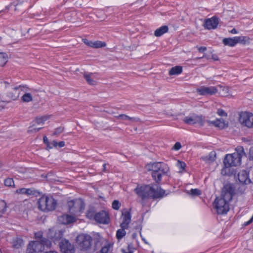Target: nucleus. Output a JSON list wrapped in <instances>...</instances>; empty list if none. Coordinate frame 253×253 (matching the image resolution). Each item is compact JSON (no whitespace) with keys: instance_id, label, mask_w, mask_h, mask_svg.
I'll return each instance as SVG.
<instances>
[{"instance_id":"obj_1","label":"nucleus","mask_w":253,"mask_h":253,"mask_svg":"<svg viewBox=\"0 0 253 253\" xmlns=\"http://www.w3.org/2000/svg\"><path fill=\"white\" fill-rule=\"evenodd\" d=\"M234 194L235 187L233 184H227L224 186L221 197L216 198L214 202L215 208L218 214H225L229 211V203Z\"/></svg>"},{"instance_id":"obj_2","label":"nucleus","mask_w":253,"mask_h":253,"mask_svg":"<svg viewBox=\"0 0 253 253\" xmlns=\"http://www.w3.org/2000/svg\"><path fill=\"white\" fill-rule=\"evenodd\" d=\"M134 191L142 200L146 198L155 199L162 198L165 192V190L156 183L138 186L134 189Z\"/></svg>"},{"instance_id":"obj_3","label":"nucleus","mask_w":253,"mask_h":253,"mask_svg":"<svg viewBox=\"0 0 253 253\" xmlns=\"http://www.w3.org/2000/svg\"><path fill=\"white\" fill-rule=\"evenodd\" d=\"M147 169L152 171V176L156 183H159L162 176L169 171L168 166L162 162H156L147 166Z\"/></svg>"},{"instance_id":"obj_4","label":"nucleus","mask_w":253,"mask_h":253,"mask_svg":"<svg viewBox=\"0 0 253 253\" xmlns=\"http://www.w3.org/2000/svg\"><path fill=\"white\" fill-rule=\"evenodd\" d=\"M56 206V201L52 196L43 195L38 200V208L43 211H52Z\"/></svg>"},{"instance_id":"obj_5","label":"nucleus","mask_w":253,"mask_h":253,"mask_svg":"<svg viewBox=\"0 0 253 253\" xmlns=\"http://www.w3.org/2000/svg\"><path fill=\"white\" fill-rule=\"evenodd\" d=\"M77 243L82 251H87L91 248L92 238L86 234H80L76 239Z\"/></svg>"},{"instance_id":"obj_6","label":"nucleus","mask_w":253,"mask_h":253,"mask_svg":"<svg viewBox=\"0 0 253 253\" xmlns=\"http://www.w3.org/2000/svg\"><path fill=\"white\" fill-rule=\"evenodd\" d=\"M238 154H227L224 159L223 163L226 167H236L241 163V161L238 157Z\"/></svg>"},{"instance_id":"obj_7","label":"nucleus","mask_w":253,"mask_h":253,"mask_svg":"<svg viewBox=\"0 0 253 253\" xmlns=\"http://www.w3.org/2000/svg\"><path fill=\"white\" fill-rule=\"evenodd\" d=\"M69 210L72 212H81L84 209V204L81 199H76L68 202Z\"/></svg>"},{"instance_id":"obj_8","label":"nucleus","mask_w":253,"mask_h":253,"mask_svg":"<svg viewBox=\"0 0 253 253\" xmlns=\"http://www.w3.org/2000/svg\"><path fill=\"white\" fill-rule=\"evenodd\" d=\"M64 233V231L62 230H56L53 228L49 229L47 235L48 237L56 243H59L63 239Z\"/></svg>"},{"instance_id":"obj_9","label":"nucleus","mask_w":253,"mask_h":253,"mask_svg":"<svg viewBox=\"0 0 253 253\" xmlns=\"http://www.w3.org/2000/svg\"><path fill=\"white\" fill-rule=\"evenodd\" d=\"M59 246L62 253H75V248L73 244L69 240L62 239L59 243Z\"/></svg>"},{"instance_id":"obj_10","label":"nucleus","mask_w":253,"mask_h":253,"mask_svg":"<svg viewBox=\"0 0 253 253\" xmlns=\"http://www.w3.org/2000/svg\"><path fill=\"white\" fill-rule=\"evenodd\" d=\"M253 114L248 112L242 113L240 115V123L249 128L253 126Z\"/></svg>"},{"instance_id":"obj_11","label":"nucleus","mask_w":253,"mask_h":253,"mask_svg":"<svg viewBox=\"0 0 253 253\" xmlns=\"http://www.w3.org/2000/svg\"><path fill=\"white\" fill-rule=\"evenodd\" d=\"M183 122L189 125L198 124L201 126H203L204 119L202 116L193 115L192 116H187L183 119Z\"/></svg>"},{"instance_id":"obj_12","label":"nucleus","mask_w":253,"mask_h":253,"mask_svg":"<svg viewBox=\"0 0 253 253\" xmlns=\"http://www.w3.org/2000/svg\"><path fill=\"white\" fill-rule=\"evenodd\" d=\"M245 41V37L244 36L235 37L234 38H224L222 42L225 45L234 46L238 43H243Z\"/></svg>"},{"instance_id":"obj_13","label":"nucleus","mask_w":253,"mask_h":253,"mask_svg":"<svg viewBox=\"0 0 253 253\" xmlns=\"http://www.w3.org/2000/svg\"><path fill=\"white\" fill-rule=\"evenodd\" d=\"M44 250L42 245L39 241H33L29 243L27 253H39Z\"/></svg>"},{"instance_id":"obj_14","label":"nucleus","mask_w":253,"mask_h":253,"mask_svg":"<svg viewBox=\"0 0 253 253\" xmlns=\"http://www.w3.org/2000/svg\"><path fill=\"white\" fill-rule=\"evenodd\" d=\"M94 220L99 223L108 224L110 221L109 213L104 211L97 212L95 213Z\"/></svg>"},{"instance_id":"obj_15","label":"nucleus","mask_w":253,"mask_h":253,"mask_svg":"<svg viewBox=\"0 0 253 253\" xmlns=\"http://www.w3.org/2000/svg\"><path fill=\"white\" fill-rule=\"evenodd\" d=\"M197 92L201 95H211L217 92V89L215 86H201L197 89Z\"/></svg>"},{"instance_id":"obj_16","label":"nucleus","mask_w":253,"mask_h":253,"mask_svg":"<svg viewBox=\"0 0 253 253\" xmlns=\"http://www.w3.org/2000/svg\"><path fill=\"white\" fill-rule=\"evenodd\" d=\"M219 24V18L216 16H213L211 18L205 20L204 27L208 30L216 28Z\"/></svg>"},{"instance_id":"obj_17","label":"nucleus","mask_w":253,"mask_h":253,"mask_svg":"<svg viewBox=\"0 0 253 253\" xmlns=\"http://www.w3.org/2000/svg\"><path fill=\"white\" fill-rule=\"evenodd\" d=\"M122 215L123 216V221L121 223L120 226L121 228H128V225L131 221V214L129 211H125L122 212Z\"/></svg>"},{"instance_id":"obj_18","label":"nucleus","mask_w":253,"mask_h":253,"mask_svg":"<svg viewBox=\"0 0 253 253\" xmlns=\"http://www.w3.org/2000/svg\"><path fill=\"white\" fill-rule=\"evenodd\" d=\"M249 173L245 170H240L238 174V180L241 183L249 184Z\"/></svg>"},{"instance_id":"obj_19","label":"nucleus","mask_w":253,"mask_h":253,"mask_svg":"<svg viewBox=\"0 0 253 253\" xmlns=\"http://www.w3.org/2000/svg\"><path fill=\"white\" fill-rule=\"evenodd\" d=\"M75 221V217L68 214H63L58 217V221L63 224H68Z\"/></svg>"},{"instance_id":"obj_20","label":"nucleus","mask_w":253,"mask_h":253,"mask_svg":"<svg viewBox=\"0 0 253 253\" xmlns=\"http://www.w3.org/2000/svg\"><path fill=\"white\" fill-rule=\"evenodd\" d=\"M94 74H95L92 73H84V79L87 83L90 85H96L97 84L96 81H95L93 78V76H94Z\"/></svg>"},{"instance_id":"obj_21","label":"nucleus","mask_w":253,"mask_h":253,"mask_svg":"<svg viewBox=\"0 0 253 253\" xmlns=\"http://www.w3.org/2000/svg\"><path fill=\"white\" fill-rule=\"evenodd\" d=\"M211 124L220 129L224 128L227 126V124L223 119H217L215 121L211 122Z\"/></svg>"},{"instance_id":"obj_22","label":"nucleus","mask_w":253,"mask_h":253,"mask_svg":"<svg viewBox=\"0 0 253 253\" xmlns=\"http://www.w3.org/2000/svg\"><path fill=\"white\" fill-rule=\"evenodd\" d=\"M169 28L167 26H162V27L157 29L155 32L154 35L156 37H159L162 36L165 33H166L168 32Z\"/></svg>"},{"instance_id":"obj_23","label":"nucleus","mask_w":253,"mask_h":253,"mask_svg":"<svg viewBox=\"0 0 253 253\" xmlns=\"http://www.w3.org/2000/svg\"><path fill=\"white\" fill-rule=\"evenodd\" d=\"M118 119L122 120H129L132 122H138L140 121L138 118L130 117L125 114H121L116 117Z\"/></svg>"},{"instance_id":"obj_24","label":"nucleus","mask_w":253,"mask_h":253,"mask_svg":"<svg viewBox=\"0 0 253 253\" xmlns=\"http://www.w3.org/2000/svg\"><path fill=\"white\" fill-rule=\"evenodd\" d=\"M182 72V68L180 66H176L171 68L169 71V75L170 76L177 75L181 73Z\"/></svg>"},{"instance_id":"obj_25","label":"nucleus","mask_w":253,"mask_h":253,"mask_svg":"<svg viewBox=\"0 0 253 253\" xmlns=\"http://www.w3.org/2000/svg\"><path fill=\"white\" fill-rule=\"evenodd\" d=\"M235 150L236 152L233 154H238V157L239 158L240 160L241 161L242 157L246 155L244 148L242 146H239L236 148Z\"/></svg>"},{"instance_id":"obj_26","label":"nucleus","mask_w":253,"mask_h":253,"mask_svg":"<svg viewBox=\"0 0 253 253\" xmlns=\"http://www.w3.org/2000/svg\"><path fill=\"white\" fill-rule=\"evenodd\" d=\"M16 192L18 194L33 195L34 194L33 191L31 189H26L25 188H20L16 190Z\"/></svg>"},{"instance_id":"obj_27","label":"nucleus","mask_w":253,"mask_h":253,"mask_svg":"<svg viewBox=\"0 0 253 253\" xmlns=\"http://www.w3.org/2000/svg\"><path fill=\"white\" fill-rule=\"evenodd\" d=\"M8 61V56L6 53H0V66H4Z\"/></svg>"},{"instance_id":"obj_28","label":"nucleus","mask_w":253,"mask_h":253,"mask_svg":"<svg viewBox=\"0 0 253 253\" xmlns=\"http://www.w3.org/2000/svg\"><path fill=\"white\" fill-rule=\"evenodd\" d=\"M12 244L14 248L18 249L23 245V240L20 238H14Z\"/></svg>"},{"instance_id":"obj_29","label":"nucleus","mask_w":253,"mask_h":253,"mask_svg":"<svg viewBox=\"0 0 253 253\" xmlns=\"http://www.w3.org/2000/svg\"><path fill=\"white\" fill-rule=\"evenodd\" d=\"M216 158V153L214 151L211 152L209 155L203 158L204 160L207 162H213Z\"/></svg>"},{"instance_id":"obj_30","label":"nucleus","mask_w":253,"mask_h":253,"mask_svg":"<svg viewBox=\"0 0 253 253\" xmlns=\"http://www.w3.org/2000/svg\"><path fill=\"white\" fill-rule=\"evenodd\" d=\"M6 203L0 199V217H2L3 214L5 212L6 210Z\"/></svg>"},{"instance_id":"obj_31","label":"nucleus","mask_w":253,"mask_h":253,"mask_svg":"<svg viewBox=\"0 0 253 253\" xmlns=\"http://www.w3.org/2000/svg\"><path fill=\"white\" fill-rule=\"evenodd\" d=\"M39 241L40 243L42 245V248H43V249H44L45 247L49 248L51 245V241L45 238H42L41 240Z\"/></svg>"},{"instance_id":"obj_32","label":"nucleus","mask_w":253,"mask_h":253,"mask_svg":"<svg viewBox=\"0 0 253 253\" xmlns=\"http://www.w3.org/2000/svg\"><path fill=\"white\" fill-rule=\"evenodd\" d=\"M106 45V44L105 42L97 41L95 42H92V47L96 48H101L105 47Z\"/></svg>"},{"instance_id":"obj_33","label":"nucleus","mask_w":253,"mask_h":253,"mask_svg":"<svg viewBox=\"0 0 253 253\" xmlns=\"http://www.w3.org/2000/svg\"><path fill=\"white\" fill-rule=\"evenodd\" d=\"M126 228H121L117 230L116 233V237L118 239H121L123 238L126 235V232L125 231V229Z\"/></svg>"},{"instance_id":"obj_34","label":"nucleus","mask_w":253,"mask_h":253,"mask_svg":"<svg viewBox=\"0 0 253 253\" xmlns=\"http://www.w3.org/2000/svg\"><path fill=\"white\" fill-rule=\"evenodd\" d=\"M95 210L93 208H90L86 212V216L89 219H94L95 215Z\"/></svg>"},{"instance_id":"obj_35","label":"nucleus","mask_w":253,"mask_h":253,"mask_svg":"<svg viewBox=\"0 0 253 253\" xmlns=\"http://www.w3.org/2000/svg\"><path fill=\"white\" fill-rule=\"evenodd\" d=\"M33 100L32 95L30 93H25L22 97V100L25 102H29Z\"/></svg>"},{"instance_id":"obj_36","label":"nucleus","mask_w":253,"mask_h":253,"mask_svg":"<svg viewBox=\"0 0 253 253\" xmlns=\"http://www.w3.org/2000/svg\"><path fill=\"white\" fill-rule=\"evenodd\" d=\"M4 184L8 187L13 186L14 184V181L12 178H7L4 180Z\"/></svg>"},{"instance_id":"obj_37","label":"nucleus","mask_w":253,"mask_h":253,"mask_svg":"<svg viewBox=\"0 0 253 253\" xmlns=\"http://www.w3.org/2000/svg\"><path fill=\"white\" fill-rule=\"evenodd\" d=\"M190 194L192 196H199L201 195V192L198 189H192L190 190Z\"/></svg>"},{"instance_id":"obj_38","label":"nucleus","mask_w":253,"mask_h":253,"mask_svg":"<svg viewBox=\"0 0 253 253\" xmlns=\"http://www.w3.org/2000/svg\"><path fill=\"white\" fill-rule=\"evenodd\" d=\"M121 206V203L118 200H114L112 203V208L114 210H118Z\"/></svg>"},{"instance_id":"obj_39","label":"nucleus","mask_w":253,"mask_h":253,"mask_svg":"<svg viewBox=\"0 0 253 253\" xmlns=\"http://www.w3.org/2000/svg\"><path fill=\"white\" fill-rule=\"evenodd\" d=\"M111 247V245L110 244H107V245L103 247L101 250L100 253H108L109 251L110 248Z\"/></svg>"},{"instance_id":"obj_40","label":"nucleus","mask_w":253,"mask_h":253,"mask_svg":"<svg viewBox=\"0 0 253 253\" xmlns=\"http://www.w3.org/2000/svg\"><path fill=\"white\" fill-rule=\"evenodd\" d=\"M249 173V184L253 183V168H251L248 171Z\"/></svg>"},{"instance_id":"obj_41","label":"nucleus","mask_w":253,"mask_h":253,"mask_svg":"<svg viewBox=\"0 0 253 253\" xmlns=\"http://www.w3.org/2000/svg\"><path fill=\"white\" fill-rule=\"evenodd\" d=\"M64 130V128L63 127H59L56 128L54 132L53 135L55 136H58L60 133H61Z\"/></svg>"},{"instance_id":"obj_42","label":"nucleus","mask_w":253,"mask_h":253,"mask_svg":"<svg viewBox=\"0 0 253 253\" xmlns=\"http://www.w3.org/2000/svg\"><path fill=\"white\" fill-rule=\"evenodd\" d=\"M46 119L44 117H42L41 118H37L35 120V123L38 125L43 124L44 122L45 121Z\"/></svg>"},{"instance_id":"obj_43","label":"nucleus","mask_w":253,"mask_h":253,"mask_svg":"<svg viewBox=\"0 0 253 253\" xmlns=\"http://www.w3.org/2000/svg\"><path fill=\"white\" fill-rule=\"evenodd\" d=\"M217 113L220 116H227V113L225 112V111L221 109H219L217 110Z\"/></svg>"},{"instance_id":"obj_44","label":"nucleus","mask_w":253,"mask_h":253,"mask_svg":"<svg viewBox=\"0 0 253 253\" xmlns=\"http://www.w3.org/2000/svg\"><path fill=\"white\" fill-rule=\"evenodd\" d=\"M229 167H225L221 170V174L223 175H226L228 174V171L229 170Z\"/></svg>"},{"instance_id":"obj_45","label":"nucleus","mask_w":253,"mask_h":253,"mask_svg":"<svg viewBox=\"0 0 253 253\" xmlns=\"http://www.w3.org/2000/svg\"><path fill=\"white\" fill-rule=\"evenodd\" d=\"M178 166L182 170H184L186 167V164L184 162L180 161H177Z\"/></svg>"},{"instance_id":"obj_46","label":"nucleus","mask_w":253,"mask_h":253,"mask_svg":"<svg viewBox=\"0 0 253 253\" xmlns=\"http://www.w3.org/2000/svg\"><path fill=\"white\" fill-rule=\"evenodd\" d=\"M35 237L37 239H39L40 241L42 238V234L41 232H37L35 234Z\"/></svg>"},{"instance_id":"obj_47","label":"nucleus","mask_w":253,"mask_h":253,"mask_svg":"<svg viewBox=\"0 0 253 253\" xmlns=\"http://www.w3.org/2000/svg\"><path fill=\"white\" fill-rule=\"evenodd\" d=\"M83 42L86 45L92 47V41H88L86 39H83Z\"/></svg>"},{"instance_id":"obj_48","label":"nucleus","mask_w":253,"mask_h":253,"mask_svg":"<svg viewBox=\"0 0 253 253\" xmlns=\"http://www.w3.org/2000/svg\"><path fill=\"white\" fill-rule=\"evenodd\" d=\"M196 48L198 49V51L200 52H202V53H203V52H205L207 50V47H205V46H200V47H199V46H197Z\"/></svg>"},{"instance_id":"obj_49","label":"nucleus","mask_w":253,"mask_h":253,"mask_svg":"<svg viewBox=\"0 0 253 253\" xmlns=\"http://www.w3.org/2000/svg\"><path fill=\"white\" fill-rule=\"evenodd\" d=\"M181 147V145L180 142H176L173 146V149L175 150H179Z\"/></svg>"},{"instance_id":"obj_50","label":"nucleus","mask_w":253,"mask_h":253,"mask_svg":"<svg viewBox=\"0 0 253 253\" xmlns=\"http://www.w3.org/2000/svg\"><path fill=\"white\" fill-rule=\"evenodd\" d=\"M57 144H58V142L56 141H55V140L53 141L51 143H50V145L49 146V148L51 149L54 147H56L57 146Z\"/></svg>"},{"instance_id":"obj_51","label":"nucleus","mask_w":253,"mask_h":253,"mask_svg":"<svg viewBox=\"0 0 253 253\" xmlns=\"http://www.w3.org/2000/svg\"><path fill=\"white\" fill-rule=\"evenodd\" d=\"M43 140V142L46 145L47 147L49 148L50 143L49 142L47 137L46 136H44Z\"/></svg>"},{"instance_id":"obj_52","label":"nucleus","mask_w":253,"mask_h":253,"mask_svg":"<svg viewBox=\"0 0 253 253\" xmlns=\"http://www.w3.org/2000/svg\"><path fill=\"white\" fill-rule=\"evenodd\" d=\"M253 222V216L251 217V218L248 221L245 222L244 223V226H248L250 225L251 223H252Z\"/></svg>"},{"instance_id":"obj_53","label":"nucleus","mask_w":253,"mask_h":253,"mask_svg":"<svg viewBox=\"0 0 253 253\" xmlns=\"http://www.w3.org/2000/svg\"><path fill=\"white\" fill-rule=\"evenodd\" d=\"M65 146V142L64 141H60L57 144V146H59V147L61 148Z\"/></svg>"},{"instance_id":"obj_54","label":"nucleus","mask_w":253,"mask_h":253,"mask_svg":"<svg viewBox=\"0 0 253 253\" xmlns=\"http://www.w3.org/2000/svg\"><path fill=\"white\" fill-rule=\"evenodd\" d=\"M42 127H39V128H33V129H31L30 130L31 131H34L35 132H38L40 130H41Z\"/></svg>"},{"instance_id":"obj_55","label":"nucleus","mask_w":253,"mask_h":253,"mask_svg":"<svg viewBox=\"0 0 253 253\" xmlns=\"http://www.w3.org/2000/svg\"><path fill=\"white\" fill-rule=\"evenodd\" d=\"M230 33L232 34H235L238 33V31L236 29L234 28L230 31Z\"/></svg>"},{"instance_id":"obj_56","label":"nucleus","mask_w":253,"mask_h":253,"mask_svg":"<svg viewBox=\"0 0 253 253\" xmlns=\"http://www.w3.org/2000/svg\"><path fill=\"white\" fill-rule=\"evenodd\" d=\"M106 166H107V164H104L103 165V171H104V172L107 171V168H106Z\"/></svg>"},{"instance_id":"obj_57","label":"nucleus","mask_w":253,"mask_h":253,"mask_svg":"<svg viewBox=\"0 0 253 253\" xmlns=\"http://www.w3.org/2000/svg\"><path fill=\"white\" fill-rule=\"evenodd\" d=\"M21 87H24V86H22V85H19V86H16V87H15L14 88V89L15 90H17V89H19V88H21Z\"/></svg>"},{"instance_id":"obj_58","label":"nucleus","mask_w":253,"mask_h":253,"mask_svg":"<svg viewBox=\"0 0 253 253\" xmlns=\"http://www.w3.org/2000/svg\"><path fill=\"white\" fill-rule=\"evenodd\" d=\"M123 252L124 253H133L132 252L128 251V252H125V250H123Z\"/></svg>"},{"instance_id":"obj_59","label":"nucleus","mask_w":253,"mask_h":253,"mask_svg":"<svg viewBox=\"0 0 253 253\" xmlns=\"http://www.w3.org/2000/svg\"><path fill=\"white\" fill-rule=\"evenodd\" d=\"M137 236V234L136 233H133L132 235V237L133 239L135 238Z\"/></svg>"},{"instance_id":"obj_60","label":"nucleus","mask_w":253,"mask_h":253,"mask_svg":"<svg viewBox=\"0 0 253 253\" xmlns=\"http://www.w3.org/2000/svg\"><path fill=\"white\" fill-rule=\"evenodd\" d=\"M45 253H58L56 252H55V251H50V252H46Z\"/></svg>"},{"instance_id":"obj_61","label":"nucleus","mask_w":253,"mask_h":253,"mask_svg":"<svg viewBox=\"0 0 253 253\" xmlns=\"http://www.w3.org/2000/svg\"><path fill=\"white\" fill-rule=\"evenodd\" d=\"M204 57H205L204 55L201 57H198L196 58V59L197 60V59H202V58H204Z\"/></svg>"},{"instance_id":"obj_62","label":"nucleus","mask_w":253,"mask_h":253,"mask_svg":"<svg viewBox=\"0 0 253 253\" xmlns=\"http://www.w3.org/2000/svg\"><path fill=\"white\" fill-rule=\"evenodd\" d=\"M2 163L1 162H0V168L2 166Z\"/></svg>"},{"instance_id":"obj_63","label":"nucleus","mask_w":253,"mask_h":253,"mask_svg":"<svg viewBox=\"0 0 253 253\" xmlns=\"http://www.w3.org/2000/svg\"><path fill=\"white\" fill-rule=\"evenodd\" d=\"M213 59H214L215 60H217V59H216V57L213 58Z\"/></svg>"},{"instance_id":"obj_64","label":"nucleus","mask_w":253,"mask_h":253,"mask_svg":"<svg viewBox=\"0 0 253 253\" xmlns=\"http://www.w3.org/2000/svg\"><path fill=\"white\" fill-rule=\"evenodd\" d=\"M252 124H253V126H252V127H253V120Z\"/></svg>"}]
</instances>
